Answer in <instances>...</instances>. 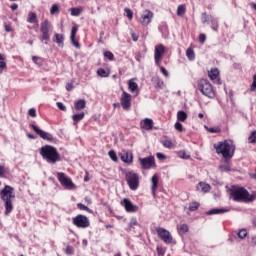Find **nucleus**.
<instances>
[{
    "label": "nucleus",
    "instance_id": "f257e3e1",
    "mask_svg": "<svg viewBox=\"0 0 256 256\" xmlns=\"http://www.w3.org/2000/svg\"><path fill=\"white\" fill-rule=\"evenodd\" d=\"M15 189L9 185H6L0 191V198L4 202V215L9 216L13 212V199H15Z\"/></svg>",
    "mask_w": 256,
    "mask_h": 256
},
{
    "label": "nucleus",
    "instance_id": "f03ea898",
    "mask_svg": "<svg viewBox=\"0 0 256 256\" xmlns=\"http://www.w3.org/2000/svg\"><path fill=\"white\" fill-rule=\"evenodd\" d=\"M230 196L233 198V201H238V203H251L256 199V194H249L247 189L238 186L231 188Z\"/></svg>",
    "mask_w": 256,
    "mask_h": 256
},
{
    "label": "nucleus",
    "instance_id": "7ed1b4c3",
    "mask_svg": "<svg viewBox=\"0 0 256 256\" xmlns=\"http://www.w3.org/2000/svg\"><path fill=\"white\" fill-rule=\"evenodd\" d=\"M214 149L218 155H222L224 159H231L235 155V144L232 140H225L214 144Z\"/></svg>",
    "mask_w": 256,
    "mask_h": 256
},
{
    "label": "nucleus",
    "instance_id": "20e7f679",
    "mask_svg": "<svg viewBox=\"0 0 256 256\" xmlns=\"http://www.w3.org/2000/svg\"><path fill=\"white\" fill-rule=\"evenodd\" d=\"M40 155L47 161V163H51L55 165L57 161L61 159V155L57 151V148L51 145H45L40 149Z\"/></svg>",
    "mask_w": 256,
    "mask_h": 256
},
{
    "label": "nucleus",
    "instance_id": "39448f33",
    "mask_svg": "<svg viewBox=\"0 0 256 256\" xmlns=\"http://www.w3.org/2000/svg\"><path fill=\"white\" fill-rule=\"evenodd\" d=\"M198 89L201 91L202 95H205V97H208L209 99H213L215 97V90H213V86L208 80H200L198 83Z\"/></svg>",
    "mask_w": 256,
    "mask_h": 256
},
{
    "label": "nucleus",
    "instance_id": "423d86ee",
    "mask_svg": "<svg viewBox=\"0 0 256 256\" xmlns=\"http://www.w3.org/2000/svg\"><path fill=\"white\" fill-rule=\"evenodd\" d=\"M126 182L131 191H137L139 189V174L134 171H128L125 173Z\"/></svg>",
    "mask_w": 256,
    "mask_h": 256
},
{
    "label": "nucleus",
    "instance_id": "0eeeda50",
    "mask_svg": "<svg viewBox=\"0 0 256 256\" xmlns=\"http://www.w3.org/2000/svg\"><path fill=\"white\" fill-rule=\"evenodd\" d=\"M51 22L49 20H45L40 25V32L42 33V36L40 38L41 41H51V34H49V31H51Z\"/></svg>",
    "mask_w": 256,
    "mask_h": 256
},
{
    "label": "nucleus",
    "instance_id": "6e6552de",
    "mask_svg": "<svg viewBox=\"0 0 256 256\" xmlns=\"http://www.w3.org/2000/svg\"><path fill=\"white\" fill-rule=\"evenodd\" d=\"M57 178L62 187H65V189H75V184L73 183V180L71 178L67 177V175L63 172L57 173Z\"/></svg>",
    "mask_w": 256,
    "mask_h": 256
},
{
    "label": "nucleus",
    "instance_id": "1a4fd4ad",
    "mask_svg": "<svg viewBox=\"0 0 256 256\" xmlns=\"http://www.w3.org/2000/svg\"><path fill=\"white\" fill-rule=\"evenodd\" d=\"M73 225L80 229H87L91 225V222H89L87 216L79 214L73 218Z\"/></svg>",
    "mask_w": 256,
    "mask_h": 256
},
{
    "label": "nucleus",
    "instance_id": "9d476101",
    "mask_svg": "<svg viewBox=\"0 0 256 256\" xmlns=\"http://www.w3.org/2000/svg\"><path fill=\"white\" fill-rule=\"evenodd\" d=\"M138 161L140 163L141 169H145V170L152 169V167H155L156 165L154 156L139 158Z\"/></svg>",
    "mask_w": 256,
    "mask_h": 256
},
{
    "label": "nucleus",
    "instance_id": "9b49d317",
    "mask_svg": "<svg viewBox=\"0 0 256 256\" xmlns=\"http://www.w3.org/2000/svg\"><path fill=\"white\" fill-rule=\"evenodd\" d=\"M156 233L164 243L169 244L173 242V236H171V232H169V230L164 228H157Z\"/></svg>",
    "mask_w": 256,
    "mask_h": 256
},
{
    "label": "nucleus",
    "instance_id": "f8f14e48",
    "mask_svg": "<svg viewBox=\"0 0 256 256\" xmlns=\"http://www.w3.org/2000/svg\"><path fill=\"white\" fill-rule=\"evenodd\" d=\"M163 55H165V46L163 44L156 45L154 50V59H155L156 65L161 64Z\"/></svg>",
    "mask_w": 256,
    "mask_h": 256
},
{
    "label": "nucleus",
    "instance_id": "ddd939ff",
    "mask_svg": "<svg viewBox=\"0 0 256 256\" xmlns=\"http://www.w3.org/2000/svg\"><path fill=\"white\" fill-rule=\"evenodd\" d=\"M30 127L39 135V137H41V139H44V141H53V135H51V133L41 130L35 124H30Z\"/></svg>",
    "mask_w": 256,
    "mask_h": 256
},
{
    "label": "nucleus",
    "instance_id": "4468645a",
    "mask_svg": "<svg viewBox=\"0 0 256 256\" xmlns=\"http://www.w3.org/2000/svg\"><path fill=\"white\" fill-rule=\"evenodd\" d=\"M120 104L124 111H129L131 109V94L124 91L120 98Z\"/></svg>",
    "mask_w": 256,
    "mask_h": 256
},
{
    "label": "nucleus",
    "instance_id": "2eb2a0df",
    "mask_svg": "<svg viewBox=\"0 0 256 256\" xmlns=\"http://www.w3.org/2000/svg\"><path fill=\"white\" fill-rule=\"evenodd\" d=\"M122 207L127 211V213H137L139 210V207L137 205H134L133 202H131L129 199L124 198L121 201Z\"/></svg>",
    "mask_w": 256,
    "mask_h": 256
},
{
    "label": "nucleus",
    "instance_id": "dca6fc26",
    "mask_svg": "<svg viewBox=\"0 0 256 256\" xmlns=\"http://www.w3.org/2000/svg\"><path fill=\"white\" fill-rule=\"evenodd\" d=\"M152 19H153V12H151L150 10H145L142 13L140 23L144 25V27H147V25L151 23Z\"/></svg>",
    "mask_w": 256,
    "mask_h": 256
},
{
    "label": "nucleus",
    "instance_id": "f3484780",
    "mask_svg": "<svg viewBox=\"0 0 256 256\" xmlns=\"http://www.w3.org/2000/svg\"><path fill=\"white\" fill-rule=\"evenodd\" d=\"M121 161L124 163H133V153L127 151V150H122L119 154Z\"/></svg>",
    "mask_w": 256,
    "mask_h": 256
},
{
    "label": "nucleus",
    "instance_id": "a211bd4d",
    "mask_svg": "<svg viewBox=\"0 0 256 256\" xmlns=\"http://www.w3.org/2000/svg\"><path fill=\"white\" fill-rule=\"evenodd\" d=\"M141 127H142V129H145L146 131H151V129H153V119L145 118L141 122Z\"/></svg>",
    "mask_w": 256,
    "mask_h": 256
},
{
    "label": "nucleus",
    "instance_id": "6ab92c4d",
    "mask_svg": "<svg viewBox=\"0 0 256 256\" xmlns=\"http://www.w3.org/2000/svg\"><path fill=\"white\" fill-rule=\"evenodd\" d=\"M151 183H152V186H151L152 195L155 196L157 188L159 187V176H157V174L152 176Z\"/></svg>",
    "mask_w": 256,
    "mask_h": 256
},
{
    "label": "nucleus",
    "instance_id": "aec40b11",
    "mask_svg": "<svg viewBox=\"0 0 256 256\" xmlns=\"http://www.w3.org/2000/svg\"><path fill=\"white\" fill-rule=\"evenodd\" d=\"M223 213H229L227 208H214L206 212V215H221Z\"/></svg>",
    "mask_w": 256,
    "mask_h": 256
},
{
    "label": "nucleus",
    "instance_id": "412c9836",
    "mask_svg": "<svg viewBox=\"0 0 256 256\" xmlns=\"http://www.w3.org/2000/svg\"><path fill=\"white\" fill-rule=\"evenodd\" d=\"M197 191H201L202 193H209L211 191V185L204 183V182H200L197 186H196Z\"/></svg>",
    "mask_w": 256,
    "mask_h": 256
},
{
    "label": "nucleus",
    "instance_id": "4be33fe9",
    "mask_svg": "<svg viewBox=\"0 0 256 256\" xmlns=\"http://www.w3.org/2000/svg\"><path fill=\"white\" fill-rule=\"evenodd\" d=\"M53 41L54 43H57L58 47H63L64 46L63 41H65V35L56 33L54 34Z\"/></svg>",
    "mask_w": 256,
    "mask_h": 256
},
{
    "label": "nucleus",
    "instance_id": "5701e85b",
    "mask_svg": "<svg viewBox=\"0 0 256 256\" xmlns=\"http://www.w3.org/2000/svg\"><path fill=\"white\" fill-rule=\"evenodd\" d=\"M87 107V102L85 99H80L74 103V108L76 111H82V109H85Z\"/></svg>",
    "mask_w": 256,
    "mask_h": 256
},
{
    "label": "nucleus",
    "instance_id": "b1692460",
    "mask_svg": "<svg viewBox=\"0 0 256 256\" xmlns=\"http://www.w3.org/2000/svg\"><path fill=\"white\" fill-rule=\"evenodd\" d=\"M219 169L222 173L231 171V162H229V160L225 159L224 163L219 166Z\"/></svg>",
    "mask_w": 256,
    "mask_h": 256
},
{
    "label": "nucleus",
    "instance_id": "393cba45",
    "mask_svg": "<svg viewBox=\"0 0 256 256\" xmlns=\"http://www.w3.org/2000/svg\"><path fill=\"white\" fill-rule=\"evenodd\" d=\"M208 77L211 79V81H215V79H218V77H219V69H217V68L211 69L208 72Z\"/></svg>",
    "mask_w": 256,
    "mask_h": 256
},
{
    "label": "nucleus",
    "instance_id": "a878e982",
    "mask_svg": "<svg viewBox=\"0 0 256 256\" xmlns=\"http://www.w3.org/2000/svg\"><path fill=\"white\" fill-rule=\"evenodd\" d=\"M83 119H85V112L72 115V120L74 123H79V121H83Z\"/></svg>",
    "mask_w": 256,
    "mask_h": 256
},
{
    "label": "nucleus",
    "instance_id": "bb28decb",
    "mask_svg": "<svg viewBox=\"0 0 256 256\" xmlns=\"http://www.w3.org/2000/svg\"><path fill=\"white\" fill-rule=\"evenodd\" d=\"M128 88L132 93H135V91L139 89V85L137 84V82H134L133 80H129Z\"/></svg>",
    "mask_w": 256,
    "mask_h": 256
},
{
    "label": "nucleus",
    "instance_id": "cd10ccee",
    "mask_svg": "<svg viewBox=\"0 0 256 256\" xmlns=\"http://www.w3.org/2000/svg\"><path fill=\"white\" fill-rule=\"evenodd\" d=\"M37 21V14H35V12H29L27 23H37Z\"/></svg>",
    "mask_w": 256,
    "mask_h": 256
},
{
    "label": "nucleus",
    "instance_id": "c85d7f7f",
    "mask_svg": "<svg viewBox=\"0 0 256 256\" xmlns=\"http://www.w3.org/2000/svg\"><path fill=\"white\" fill-rule=\"evenodd\" d=\"M70 11H71L72 17H79V15H81V13H83V8L82 7L71 8Z\"/></svg>",
    "mask_w": 256,
    "mask_h": 256
},
{
    "label": "nucleus",
    "instance_id": "c756f323",
    "mask_svg": "<svg viewBox=\"0 0 256 256\" xmlns=\"http://www.w3.org/2000/svg\"><path fill=\"white\" fill-rule=\"evenodd\" d=\"M177 119L178 121H187V112L180 110L177 113Z\"/></svg>",
    "mask_w": 256,
    "mask_h": 256
},
{
    "label": "nucleus",
    "instance_id": "7c9ffc66",
    "mask_svg": "<svg viewBox=\"0 0 256 256\" xmlns=\"http://www.w3.org/2000/svg\"><path fill=\"white\" fill-rule=\"evenodd\" d=\"M186 56L189 59V61H194L195 60V51H193L191 48H188L186 50Z\"/></svg>",
    "mask_w": 256,
    "mask_h": 256
},
{
    "label": "nucleus",
    "instance_id": "2f4dec72",
    "mask_svg": "<svg viewBox=\"0 0 256 256\" xmlns=\"http://www.w3.org/2000/svg\"><path fill=\"white\" fill-rule=\"evenodd\" d=\"M185 11H186L185 5H179L177 8V15L179 17H183V14L185 13Z\"/></svg>",
    "mask_w": 256,
    "mask_h": 256
},
{
    "label": "nucleus",
    "instance_id": "473e14b6",
    "mask_svg": "<svg viewBox=\"0 0 256 256\" xmlns=\"http://www.w3.org/2000/svg\"><path fill=\"white\" fill-rule=\"evenodd\" d=\"M178 231L180 233H187V231H189V226H187V224H181L178 226Z\"/></svg>",
    "mask_w": 256,
    "mask_h": 256
},
{
    "label": "nucleus",
    "instance_id": "72a5a7b5",
    "mask_svg": "<svg viewBox=\"0 0 256 256\" xmlns=\"http://www.w3.org/2000/svg\"><path fill=\"white\" fill-rule=\"evenodd\" d=\"M97 74L99 77H109V73H107V71L103 68L98 69Z\"/></svg>",
    "mask_w": 256,
    "mask_h": 256
},
{
    "label": "nucleus",
    "instance_id": "f704fd0d",
    "mask_svg": "<svg viewBox=\"0 0 256 256\" xmlns=\"http://www.w3.org/2000/svg\"><path fill=\"white\" fill-rule=\"evenodd\" d=\"M211 20V17L209 15H207V13H202V18L201 21L202 23L205 25V23H209V21Z\"/></svg>",
    "mask_w": 256,
    "mask_h": 256
},
{
    "label": "nucleus",
    "instance_id": "c9c22d12",
    "mask_svg": "<svg viewBox=\"0 0 256 256\" xmlns=\"http://www.w3.org/2000/svg\"><path fill=\"white\" fill-rule=\"evenodd\" d=\"M248 143H256V131L251 132L248 137Z\"/></svg>",
    "mask_w": 256,
    "mask_h": 256
},
{
    "label": "nucleus",
    "instance_id": "e433bc0d",
    "mask_svg": "<svg viewBox=\"0 0 256 256\" xmlns=\"http://www.w3.org/2000/svg\"><path fill=\"white\" fill-rule=\"evenodd\" d=\"M78 209H80L81 211H87L88 213H91V209L87 206H85L82 203H78L77 204Z\"/></svg>",
    "mask_w": 256,
    "mask_h": 256
},
{
    "label": "nucleus",
    "instance_id": "4c0bfd02",
    "mask_svg": "<svg viewBox=\"0 0 256 256\" xmlns=\"http://www.w3.org/2000/svg\"><path fill=\"white\" fill-rule=\"evenodd\" d=\"M190 211H197L199 209V203L198 202H192L189 205Z\"/></svg>",
    "mask_w": 256,
    "mask_h": 256
},
{
    "label": "nucleus",
    "instance_id": "58836bf2",
    "mask_svg": "<svg viewBox=\"0 0 256 256\" xmlns=\"http://www.w3.org/2000/svg\"><path fill=\"white\" fill-rule=\"evenodd\" d=\"M104 57H106V59H109V61H113V59H115V55H113L111 51H105Z\"/></svg>",
    "mask_w": 256,
    "mask_h": 256
},
{
    "label": "nucleus",
    "instance_id": "ea45409f",
    "mask_svg": "<svg viewBox=\"0 0 256 256\" xmlns=\"http://www.w3.org/2000/svg\"><path fill=\"white\" fill-rule=\"evenodd\" d=\"M108 155H109V157H110V159H111L112 161L117 162V154L115 153L114 150H110V151L108 152Z\"/></svg>",
    "mask_w": 256,
    "mask_h": 256
},
{
    "label": "nucleus",
    "instance_id": "a19ab883",
    "mask_svg": "<svg viewBox=\"0 0 256 256\" xmlns=\"http://www.w3.org/2000/svg\"><path fill=\"white\" fill-rule=\"evenodd\" d=\"M211 23H212L213 31H218V29H219V22L217 21V19L211 20Z\"/></svg>",
    "mask_w": 256,
    "mask_h": 256
},
{
    "label": "nucleus",
    "instance_id": "79ce46f5",
    "mask_svg": "<svg viewBox=\"0 0 256 256\" xmlns=\"http://www.w3.org/2000/svg\"><path fill=\"white\" fill-rule=\"evenodd\" d=\"M238 237L239 239H245V237H247V230L246 229H242L238 232Z\"/></svg>",
    "mask_w": 256,
    "mask_h": 256
},
{
    "label": "nucleus",
    "instance_id": "37998d69",
    "mask_svg": "<svg viewBox=\"0 0 256 256\" xmlns=\"http://www.w3.org/2000/svg\"><path fill=\"white\" fill-rule=\"evenodd\" d=\"M124 12L127 18H129L130 20L133 19V11H131V9L125 8Z\"/></svg>",
    "mask_w": 256,
    "mask_h": 256
},
{
    "label": "nucleus",
    "instance_id": "c03bdc74",
    "mask_svg": "<svg viewBox=\"0 0 256 256\" xmlns=\"http://www.w3.org/2000/svg\"><path fill=\"white\" fill-rule=\"evenodd\" d=\"M162 145L167 149H171V147H173V142H171V140H164L162 142Z\"/></svg>",
    "mask_w": 256,
    "mask_h": 256
},
{
    "label": "nucleus",
    "instance_id": "a18cd8bd",
    "mask_svg": "<svg viewBox=\"0 0 256 256\" xmlns=\"http://www.w3.org/2000/svg\"><path fill=\"white\" fill-rule=\"evenodd\" d=\"M66 255H73L75 253V249H73V246H67L65 249Z\"/></svg>",
    "mask_w": 256,
    "mask_h": 256
},
{
    "label": "nucleus",
    "instance_id": "49530a36",
    "mask_svg": "<svg viewBox=\"0 0 256 256\" xmlns=\"http://www.w3.org/2000/svg\"><path fill=\"white\" fill-rule=\"evenodd\" d=\"M77 31H78L77 26H73V27H72V30H71L70 39H75V37H76V35H77Z\"/></svg>",
    "mask_w": 256,
    "mask_h": 256
},
{
    "label": "nucleus",
    "instance_id": "de8ad7c7",
    "mask_svg": "<svg viewBox=\"0 0 256 256\" xmlns=\"http://www.w3.org/2000/svg\"><path fill=\"white\" fill-rule=\"evenodd\" d=\"M179 157L181 159H189L191 156L189 154H187V152H185V151H180L179 152Z\"/></svg>",
    "mask_w": 256,
    "mask_h": 256
},
{
    "label": "nucleus",
    "instance_id": "09e8293b",
    "mask_svg": "<svg viewBox=\"0 0 256 256\" xmlns=\"http://www.w3.org/2000/svg\"><path fill=\"white\" fill-rule=\"evenodd\" d=\"M58 11H59V6H57V4L52 5L50 9L51 15H55V13H57Z\"/></svg>",
    "mask_w": 256,
    "mask_h": 256
},
{
    "label": "nucleus",
    "instance_id": "8fccbe9b",
    "mask_svg": "<svg viewBox=\"0 0 256 256\" xmlns=\"http://www.w3.org/2000/svg\"><path fill=\"white\" fill-rule=\"evenodd\" d=\"M174 127L176 131H180V133L183 132V124H181L180 122H176Z\"/></svg>",
    "mask_w": 256,
    "mask_h": 256
},
{
    "label": "nucleus",
    "instance_id": "3c124183",
    "mask_svg": "<svg viewBox=\"0 0 256 256\" xmlns=\"http://www.w3.org/2000/svg\"><path fill=\"white\" fill-rule=\"evenodd\" d=\"M56 106L58 107V109H60V111H67V107L63 105V102H57Z\"/></svg>",
    "mask_w": 256,
    "mask_h": 256
},
{
    "label": "nucleus",
    "instance_id": "603ef678",
    "mask_svg": "<svg viewBox=\"0 0 256 256\" xmlns=\"http://www.w3.org/2000/svg\"><path fill=\"white\" fill-rule=\"evenodd\" d=\"M165 83L161 80V79H156V87H158V89H163Z\"/></svg>",
    "mask_w": 256,
    "mask_h": 256
},
{
    "label": "nucleus",
    "instance_id": "864d4df0",
    "mask_svg": "<svg viewBox=\"0 0 256 256\" xmlns=\"http://www.w3.org/2000/svg\"><path fill=\"white\" fill-rule=\"evenodd\" d=\"M28 115H29L30 117H37V110H35V108L29 109Z\"/></svg>",
    "mask_w": 256,
    "mask_h": 256
},
{
    "label": "nucleus",
    "instance_id": "5fc2aeb1",
    "mask_svg": "<svg viewBox=\"0 0 256 256\" xmlns=\"http://www.w3.org/2000/svg\"><path fill=\"white\" fill-rule=\"evenodd\" d=\"M70 41H71L72 45H73L74 47H76V49H80V48H81V44H79V42L76 41L75 38L70 39Z\"/></svg>",
    "mask_w": 256,
    "mask_h": 256
},
{
    "label": "nucleus",
    "instance_id": "6e6d98bb",
    "mask_svg": "<svg viewBox=\"0 0 256 256\" xmlns=\"http://www.w3.org/2000/svg\"><path fill=\"white\" fill-rule=\"evenodd\" d=\"M209 133H220L221 129L219 127H212V128H208Z\"/></svg>",
    "mask_w": 256,
    "mask_h": 256
},
{
    "label": "nucleus",
    "instance_id": "4d7b16f0",
    "mask_svg": "<svg viewBox=\"0 0 256 256\" xmlns=\"http://www.w3.org/2000/svg\"><path fill=\"white\" fill-rule=\"evenodd\" d=\"M4 28H5L6 33H12V31H13V27L11 26V24H5Z\"/></svg>",
    "mask_w": 256,
    "mask_h": 256
},
{
    "label": "nucleus",
    "instance_id": "13d9d810",
    "mask_svg": "<svg viewBox=\"0 0 256 256\" xmlns=\"http://www.w3.org/2000/svg\"><path fill=\"white\" fill-rule=\"evenodd\" d=\"M0 177H5V164H0Z\"/></svg>",
    "mask_w": 256,
    "mask_h": 256
},
{
    "label": "nucleus",
    "instance_id": "bf43d9fd",
    "mask_svg": "<svg viewBox=\"0 0 256 256\" xmlns=\"http://www.w3.org/2000/svg\"><path fill=\"white\" fill-rule=\"evenodd\" d=\"M32 61H33V63H35L36 65H41V62H39V61H41V58H40V57L33 56V57H32Z\"/></svg>",
    "mask_w": 256,
    "mask_h": 256
},
{
    "label": "nucleus",
    "instance_id": "052dcab7",
    "mask_svg": "<svg viewBox=\"0 0 256 256\" xmlns=\"http://www.w3.org/2000/svg\"><path fill=\"white\" fill-rule=\"evenodd\" d=\"M5 67H7V63L0 61V75L3 73V69H5Z\"/></svg>",
    "mask_w": 256,
    "mask_h": 256
},
{
    "label": "nucleus",
    "instance_id": "680f3d73",
    "mask_svg": "<svg viewBox=\"0 0 256 256\" xmlns=\"http://www.w3.org/2000/svg\"><path fill=\"white\" fill-rule=\"evenodd\" d=\"M206 39H207V36H205V34H200L199 36L200 43H205Z\"/></svg>",
    "mask_w": 256,
    "mask_h": 256
},
{
    "label": "nucleus",
    "instance_id": "e2e57ef3",
    "mask_svg": "<svg viewBox=\"0 0 256 256\" xmlns=\"http://www.w3.org/2000/svg\"><path fill=\"white\" fill-rule=\"evenodd\" d=\"M135 225H138L137 218H132L130 221V227H135Z\"/></svg>",
    "mask_w": 256,
    "mask_h": 256
},
{
    "label": "nucleus",
    "instance_id": "0e129e2a",
    "mask_svg": "<svg viewBox=\"0 0 256 256\" xmlns=\"http://www.w3.org/2000/svg\"><path fill=\"white\" fill-rule=\"evenodd\" d=\"M161 73H163L165 77H169V72L167 71V69H165V67H161Z\"/></svg>",
    "mask_w": 256,
    "mask_h": 256
},
{
    "label": "nucleus",
    "instance_id": "69168bd1",
    "mask_svg": "<svg viewBox=\"0 0 256 256\" xmlns=\"http://www.w3.org/2000/svg\"><path fill=\"white\" fill-rule=\"evenodd\" d=\"M253 89H256V74L253 76V82H252L251 91H253Z\"/></svg>",
    "mask_w": 256,
    "mask_h": 256
},
{
    "label": "nucleus",
    "instance_id": "338daca9",
    "mask_svg": "<svg viewBox=\"0 0 256 256\" xmlns=\"http://www.w3.org/2000/svg\"><path fill=\"white\" fill-rule=\"evenodd\" d=\"M73 83H68V84H66V90L67 91H73Z\"/></svg>",
    "mask_w": 256,
    "mask_h": 256
},
{
    "label": "nucleus",
    "instance_id": "774afa93",
    "mask_svg": "<svg viewBox=\"0 0 256 256\" xmlns=\"http://www.w3.org/2000/svg\"><path fill=\"white\" fill-rule=\"evenodd\" d=\"M157 159H165V155L163 153L156 154Z\"/></svg>",
    "mask_w": 256,
    "mask_h": 256
}]
</instances>
